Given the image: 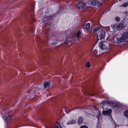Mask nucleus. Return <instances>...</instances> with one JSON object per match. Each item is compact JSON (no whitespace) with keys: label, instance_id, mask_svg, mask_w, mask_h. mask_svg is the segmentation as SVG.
Here are the masks:
<instances>
[{"label":"nucleus","instance_id":"2","mask_svg":"<svg viewBox=\"0 0 128 128\" xmlns=\"http://www.w3.org/2000/svg\"><path fill=\"white\" fill-rule=\"evenodd\" d=\"M118 42L122 43L128 40V32H126L123 33L120 36L117 38Z\"/></svg>","mask_w":128,"mask_h":128},{"label":"nucleus","instance_id":"28","mask_svg":"<svg viewBox=\"0 0 128 128\" xmlns=\"http://www.w3.org/2000/svg\"><path fill=\"white\" fill-rule=\"evenodd\" d=\"M125 14H126V18L128 19V12H125Z\"/></svg>","mask_w":128,"mask_h":128},{"label":"nucleus","instance_id":"31","mask_svg":"<svg viewBox=\"0 0 128 128\" xmlns=\"http://www.w3.org/2000/svg\"><path fill=\"white\" fill-rule=\"evenodd\" d=\"M50 27L51 28H52V27H51V26Z\"/></svg>","mask_w":128,"mask_h":128},{"label":"nucleus","instance_id":"10","mask_svg":"<svg viewBox=\"0 0 128 128\" xmlns=\"http://www.w3.org/2000/svg\"><path fill=\"white\" fill-rule=\"evenodd\" d=\"M92 54L93 55H95L97 56H100L102 53L101 52H98L96 50L94 49L92 51Z\"/></svg>","mask_w":128,"mask_h":128},{"label":"nucleus","instance_id":"13","mask_svg":"<svg viewBox=\"0 0 128 128\" xmlns=\"http://www.w3.org/2000/svg\"><path fill=\"white\" fill-rule=\"evenodd\" d=\"M51 84L48 82H46L44 84V88H50Z\"/></svg>","mask_w":128,"mask_h":128},{"label":"nucleus","instance_id":"14","mask_svg":"<svg viewBox=\"0 0 128 128\" xmlns=\"http://www.w3.org/2000/svg\"><path fill=\"white\" fill-rule=\"evenodd\" d=\"M54 40H56V41H62L64 40V37H62L61 38V39L60 38V37H58L57 38V37L56 36H54Z\"/></svg>","mask_w":128,"mask_h":128},{"label":"nucleus","instance_id":"3","mask_svg":"<svg viewBox=\"0 0 128 128\" xmlns=\"http://www.w3.org/2000/svg\"><path fill=\"white\" fill-rule=\"evenodd\" d=\"M111 26L112 31L115 32L119 31L124 28V24L122 23L113 24Z\"/></svg>","mask_w":128,"mask_h":128},{"label":"nucleus","instance_id":"12","mask_svg":"<svg viewBox=\"0 0 128 128\" xmlns=\"http://www.w3.org/2000/svg\"><path fill=\"white\" fill-rule=\"evenodd\" d=\"M53 16H45L44 17V20L46 21V22L48 24V21L49 22L50 20H51Z\"/></svg>","mask_w":128,"mask_h":128},{"label":"nucleus","instance_id":"5","mask_svg":"<svg viewBox=\"0 0 128 128\" xmlns=\"http://www.w3.org/2000/svg\"><path fill=\"white\" fill-rule=\"evenodd\" d=\"M3 112H1V113L2 115V118L5 122L7 123L10 121L11 119L12 116L11 115L8 116H7L6 118H4V117H5L8 114V113L4 111H3Z\"/></svg>","mask_w":128,"mask_h":128},{"label":"nucleus","instance_id":"26","mask_svg":"<svg viewBox=\"0 0 128 128\" xmlns=\"http://www.w3.org/2000/svg\"><path fill=\"white\" fill-rule=\"evenodd\" d=\"M68 31H66L65 32V34H66V40H67V38H68V37L70 38V35H69V34H68Z\"/></svg>","mask_w":128,"mask_h":128},{"label":"nucleus","instance_id":"24","mask_svg":"<svg viewBox=\"0 0 128 128\" xmlns=\"http://www.w3.org/2000/svg\"><path fill=\"white\" fill-rule=\"evenodd\" d=\"M121 105L120 103L119 102H116L115 103V106H120Z\"/></svg>","mask_w":128,"mask_h":128},{"label":"nucleus","instance_id":"8","mask_svg":"<svg viewBox=\"0 0 128 128\" xmlns=\"http://www.w3.org/2000/svg\"><path fill=\"white\" fill-rule=\"evenodd\" d=\"M105 32L103 30H102L100 32L99 36L97 38V39L100 40L101 39L104 38L105 37Z\"/></svg>","mask_w":128,"mask_h":128},{"label":"nucleus","instance_id":"21","mask_svg":"<svg viewBox=\"0 0 128 128\" xmlns=\"http://www.w3.org/2000/svg\"><path fill=\"white\" fill-rule=\"evenodd\" d=\"M86 66L87 68H89L91 66L90 62H87L86 64Z\"/></svg>","mask_w":128,"mask_h":128},{"label":"nucleus","instance_id":"23","mask_svg":"<svg viewBox=\"0 0 128 128\" xmlns=\"http://www.w3.org/2000/svg\"><path fill=\"white\" fill-rule=\"evenodd\" d=\"M124 114L126 117L128 118V110H126L124 112Z\"/></svg>","mask_w":128,"mask_h":128},{"label":"nucleus","instance_id":"9","mask_svg":"<svg viewBox=\"0 0 128 128\" xmlns=\"http://www.w3.org/2000/svg\"><path fill=\"white\" fill-rule=\"evenodd\" d=\"M35 87L36 88L35 91H36L40 89H43V85L42 84H39L37 86V84L35 85Z\"/></svg>","mask_w":128,"mask_h":128},{"label":"nucleus","instance_id":"29","mask_svg":"<svg viewBox=\"0 0 128 128\" xmlns=\"http://www.w3.org/2000/svg\"><path fill=\"white\" fill-rule=\"evenodd\" d=\"M65 111L66 112V113L68 114L69 112V111L67 110H66L65 109Z\"/></svg>","mask_w":128,"mask_h":128},{"label":"nucleus","instance_id":"1","mask_svg":"<svg viewBox=\"0 0 128 128\" xmlns=\"http://www.w3.org/2000/svg\"><path fill=\"white\" fill-rule=\"evenodd\" d=\"M98 45L101 53H106L110 50V44L108 42L104 41H100L98 42Z\"/></svg>","mask_w":128,"mask_h":128},{"label":"nucleus","instance_id":"22","mask_svg":"<svg viewBox=\"0 0 128 128\" xmlns=\"http://www.w3.org/2000/svg\"><path fill=\"white\" fill-rule=\"evenodd\" d=\"M122 6L124 7H126L127 6H128V2H125L124 4H123Z\"/></svg>","mask_w":128,"mask_h":128},{"label":"nucleus","instance_id":"15","mask_svg":"<svg viewBox=\"0 0 128 128\" xmlns=\"http://www.w3.org/2000/svg\"><path fill=\"white\" fill-rule=\"evenodd\" d=\"M76 121L73 120H70L69 122H68L67 124L68 125H70L74 124L76 122Z\"/></svg>","mask_w":128,"mask_h":128},{"label":"nucleus","instance_id":"7","mask_svg":"<svg viewBox=\"0 0 128 128\" xmlns=\"http://www.w3.org/2000/svg\"><path fill=\"white\" fill-rule=\"evenodd\" d=\"M106 111L104 110L102 111V114H103L105 116H108L110 115L112 112V110L111 109H109V108H106Z\"/></svg>","mask_w":128,"mask_h":128},{"label":"nucleus","instance_id":"11","mask_svg":"<svg viewBox=\"0 0 128 128\" xmlns=\"http://www.w3.org/2000/svg\"><path fill=\"white\" fill-rule=\"evenodd\" d=\"M85 4L81 2H78L77 5L78 8L79 9H82V8L85 7Z\"/></svg>","mask_w":128,"mask_h":128},{"label":"nucleus","instance_id":"30","mask_svg":"<svg viewBox=\"0 0 128 128\" xmlns=\"http://www.w3.org/2000/svg\"><path fill=\"white\" fill-rule=\"evenodd\" d=\"M52 44L54 45H56V42H53L52 43Z\"/></svg>","mask_w":128,"mask_h":128},{"label":"nucleus","instance_id":"27","mask_svg":"<svg viewBox=\"0 0 128 128\" xmlns=\"http://www.w3.org/2000/svg\"><path fill=\"white\" fill-rule=\"evenodd\" d=\"M80 128H88V127L86 126L83 125L81 126Z\"/></svg>","mask_w":128,"mask_h":128},{"label":"nucleus","instance_id":"18","mask_svg":"<svg viewBox=\"0 0 128 128\" xmlns=\"http://www.w3.org/2000/svg\"><path fill=\"white\" fill-rule=\"evenodd\" d=\"M90 26V23L89 22L87 23L85 25L84 28L86 29V30H88Z\"/></svg>","mask_w":128,"mask_h":128},{"label":"nucleus","instance_id":"25","mask_svg":"<svg viewBox=\"0 0 128 128\" xmlns=\"http://www.w3.org/2000/svg\"><path fill=\"white\" fill-rule=\"evenodd\" d=\"M115 19L116 21L117 22H119L120 20V18L118 16L116 17Z\"/></svg>","mask_w":128,"mask_h":128},{"label":"nucleus","instance_id":"4","mask_svg":"<svg viewBox=\"0 0 128 128\" xmlns=\"http://www.w3.org/2000/svg\"><path fill=\"white\" fill-rule=\"evenodd\" d=\"M87 2L89 5L98 7L100 6L102 4V2L99 0H88Z\"/></svg>","mask_w":128,"mask_h":128},{"label":"nucleus","instance_id":"16","mask_svg":"<svg viewBox=\"0 0 128 128\" xmlns=\"http://www.w3.org/2000/svg\"><path fill=\"white\" fill-rule=\"evenodd\" d=\"M83 120V119L82 117H79L78 121V124H81Z\"/></svg>","mask_w":128,"mask_h":128},{"label":"nucleus","instance_id":"32","mask_svg":"<svg viewBox=\"0 0 128 128\" xmlns=\"http://www.w3.org/2000/svg\"><path fill=\"white\" fill-rule=\"evenodd\" d=\"M43 22H44V21H43Z\"/></svg>","mask_w":128,"mask_h":128},{"label":"nucleus","instance_id":"19","mask_svg":"<svg viewBox=\"0 0 128 128\" xmlns=\"http://www.w3.org/2000/svg\"><path fill=\"white\" fill-rule=\"evenodd\" d=\"M81 33L82 32L80 30L78 31L75 34L76 37L78 38L80 36Z\"/></svg>","mask_w":128,"mask_h":128},{"label":"nucleus","instance_id":"6","mask_svg":"<svg viewBox=\"0 0 128 128\" xmlns=\"http://www.w3.org/2000/svg\"><path fill=\"white\" fill-rule=\"evenodd\" d=\"M115 103V102L113 101H108L104 100L102 101L101 103V105L103 109L104 106L110 105L114 106V104Z\"/></svg>","mask_w":128,"mask_h":128},{"label":"nucleus","instance_id":"17","mask_svg":"<svg viewBox=\"0 0 128 128\" xmlns=\"http://www.w3.org/2000/svg\"><path fill=\"white\" fill-rule=\"evenodd\" d=\"M55 128H62L60 123L59 122H57L55 125Z\"/></svg>","mask_w":128,"mask_h":128},{"label":"nucleus","instance_id":"20","mask_svg":"<svg viewBox=\"0 0 128 128\" xmlns=\"http://www.w3.org/2000/svg\"><path fill=\"white\" fill-rule=\"evenodd\" d=\"M100 30V28L98 27H95L94 28L93 30V33H95L97 31L99 30Z\"/></svg>","mask_w":128,"mask_h":128}]
</instances>
